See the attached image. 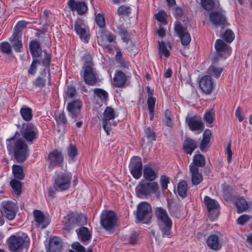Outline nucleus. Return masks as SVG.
Returning a JSON list of instances; mask_svg holds the SVG:
<instances>
[{
  "label": "nucleus",
  "instance_id": "obj_23",
  "mask_svg": "<svg viewBox=\"0 0 252 252\" xmlns=\"http://www.w3.org/2000/svg\"><path fill=\"white\" fill-rule=\"evenodd\" d=\"M67 4L72 11H76L79 15H83L87 11V6L84 2L69 0Z\"/></svg>",
  "mask_w": 252,
  "mask_h": 252
},
{
  "label": "nucleus",
  "instance_id": "obj_8",
  "mask_svg": "<svg viewBox=\"0 0 252 252\" xmlns=\"http://www.w3.org/2000/svg\"><path fill=\"white\" fill-rule=\"evenodd\" d=\"M20 132L23 137L29 144H32L38 135L37 127L32 123L23 124Z\"/></svg>",
  "mask_w": 252,
  "mask_h": 252
},
{
  "label": "nucleus",
  "instance_id": "obj_12",
  "mask_svg": "<svg viewBox=\"0 0 252 252\" xmlns=\"http://www.w3.org/2000/svg\"><path fill=\"white\" fill-rule=\"evenodd\" d=\"M117 221L115 214L113 211L102 212L100 218V224L104 229L110 230L113 228Z\"/></svg>",
  "mask_w": 252,
  "mask_h": 252
},
{
  "label": "nucleus",
  "instance_id": "obj_16",
  "mask_svg": "<svg viewBox=\"0 0 252 252\" xmlns=\"http://www.w3.org/2000/svg\"><path fill=\"white\" fill-rule=\"evenodd\" d=\"M84 69L83 78L85 82L90 86H95L99 81L97 76L96 70L94 67H86Z\"/></svg>",
  "mask_w": 252,
  "mask_h": 252
},
{
  "label": "nucleus",
  "instance_id": "obj_18",
  "mask_svg": "<svg viewBox=\"0 0 252 252\" xmlns=\"http://www.w3.org/2000/svg\"><path fill=\"white\" fill-rule=\"evenodd\" d=\"M81 102L79 100H73L67 105L69 116L74 119V121L81 116Z\"/></svg>",
  "mask_w": 252,
  "mask_h": 252
},
{
  "label": "nucleus",
  "instance_id": "obj_57",
  "mask_svg": "<svg viewBox=\"0 0 252 252\" xmlns=\"http://www.w3.org/2000/svg\"><path fill=\"white\" fill-rule=\"evenodd\" d=\"M28 22H26L25 21H21L18 22L14 28L13 32H19V35H21L22 29L25 27L28 24Z\"/></svg>",
  "mask_w": 252,
  "mask_h": 252
},
{
  "label": "nucleus",
  "instance_id": "obj_49",
  "mask_svg": "<svg viewBox=\"0 0 252 252\" xmlns=\"http://www.w3.org/2000/svg\"><path fill=\"white\" fill-rule=\"evenodd\" d=\"M43 76H39L38 77L36 80L33 81V84L37 87H43L46 83V79L45 76H46V73L45 72L44 76L43 74H42Z\"/></svg>",
  "mask_w": 252,
  "mask_h": 252
},
{
  "label": "nucleus",
  "instance_id": "obj_53",
  "mask_svg": "<svg viewBox=\"0 0 252 252\" xmlns=\"http://www.w3.org/2000/svg\"><path fill=\"white\" fill-rule=\"evenodd\" d=\"M0 50L6 54H10L12 51L11 46L7 42H3L0 44Z\"/></svg>",
  "mask_w": 252,
  "mask_h": 252
},
{
  "label": "nucleus",
  "instance_id": "obj_56",
  "mask_svg": "<svg viewBox=\"0 0 252 252\" xmlns=\"http://www.w3.org/2000/svg\"><path fill=\"white\" fill-rule=\"evenodd\" d=\"M85 63L83 65V68H86V67L89 66V67H94V64L93 63L92 57L90 54H85L83 57Z\"/></svg>",
  "mask_w": 252,
  "mask_h": 252
},
{
  "label": "nucleus",
  "instance_id": "obj_26",
  "mask_svg": "<svg viewBox=\"0 0 252 252\" xmlns=\"http://www.w3.org/2000/svg\"><path fill=\"white\" fill-rule=\"evenodd\" d=\"M189 172L191 174V182L193 185H197L202 182L203 177L197 167L190 164L189 165Z\"/></svg>",
  "mask_w": 252,
  "mask_h": 252
},
{
  "label": "nucleus",
  "instance_id": "obj_27",
  "mask_svg": "<svg viewBox=\"0 0 252 252\" xmlns=\"http://www.w3.org/2000/svg\"><path fill=\"white\" fill-rule=\"evenodd\" d=\"M30 50L32 58L39 57L42 54L40 43L37 39L32 40L30 43Z\"/></svg>",
  "mask_w": 252,
  "mask_h": 252
},
{
  "label": "nucleus",
  "instance_id": "obj_9",
  "mask_svg": "<svg viewBox=\"0 0 252 252\" xmlns=\"http://www.w3.org/2000/svg\"><path fill=\"white\" fill-rule=\"evenodd\" d=\"M18 210V206L13 201H4L0 204V211L1 214L9 220L15 219Z\"/></svg>",
  "mask_w": 252,
  "mask_h": 252
},
{
  "label": "nucleus",
  "instance_id": "obj_28",
  "mask_svg": "<svg viewBox=\"0 0 252 252\" xmlns=\"http://www.w3.org/2000/svg\"><path fill=\"white\" fill-rule=\"evenodd\" d=\"M21 35H19V32H13V34L9 38L11 42H13V47L14 50L17 52H21V49L23 47V44L21 40Z\"/></svg>",
  "mask_w": 252,
  "mask_h": 252
},
{
  "label": "nucleus",
  "instance_id": "obj_5",
  "mask_svg": "<svg viewBox=\"0 0 252 252\" xmlns=\"http://www.w3.org/2000/svg\"><path fill=\"white\" fill-rule=\"evenodd\" d=\"M117 116L114 110L110 107H107L103 112L102 124L103 128L107 135H109L111 126H117V122L114 121V119Z\"/></svg>",
  "mask_w": 252,
  "mask_h": 252
},
{
  "label": "nucleus",
  "instance_id": "obj_34",
  "mask_svg": "<svg viewBox=\"0 0 252 252\" xmlns=\"http://www.w3.org/2000/svg\"><path fill=\"white\" fill-rule=\"evenodd\" d=\"M76 232L78 235L79 239L83 242L89 240L91 238V233L87 227H81V228L76 229Z\"/></svg>",
  "mask_w": 252,
  "mask_h": 252
},
{
  "label": "nucleus",
  "instance_id": "obj_36",
  "mask_svg": "<svg viewBox=\"0 0 252 252\" xmlns=\"http://www.w3.org/2000/svg\"><path fill=\"white\" fill-rule=\"evenodd\" d=\"M33 216L37 223V226L42 229L45 228L46 226L43 224L44 220L43 213L41 211L36 210L33 211Z\"/></svg>",
  "mask_w": 252,
  "mask_h": 252
},
{
  "label": "nucleus",
  "instance_id": "obj_35",
  "mask_svg": "<svg viewBox=\"0 0 252 252\" xmlns=\"http://www.w3.org/2000/svg\"><path fill=\"white\" fill-rule=\"evenodd\" d=\"M235 205L238 213L245 211L250 205L249 203L243 197L238 198L235 202Z\"/></svg>",
  "mask_w": 252,
  "mask_h": 252
},
{
  "label": "nucleus",
  "instance_id": "obj_33",
  "mask_svg": "<svg viewBox=\"0 0 252 252\" xmlns=\"http://www.w3.org/2000/svg\"><path fill=\"white\" fill-rule=\"evenodd\" d=\"M158 52L160 56L164 55L166 58H168L170 56V50L171 49V46L169 42L165 43L164 42H158Z\"/></svg>",
  "mask_w": 252,
  "mask_h": 252
},
{
  "label": "nucleus",
  "instance_id": "obj_19",
  "mask_svg": "<svg viewBox=\"0 0 252 252\" xmlns=\"http://www.w3.org/2000/svg\"><path fill=\"white\" fill-rule=\"evenodd\" d=\"M204 201L211 217L213 219L217 218L219 214V204L218 202L208 196L204 197Z\"/></svg>",
  "mask_w": 252,
  "mask_h": 252
},
{
  "label": "nucleus",
  "instance_id": "obj_7",
  "mask_svg": "<svg viewBox=\"0 0 252 252\" xmlns=\"http://www.w3.org/2000/svg\"><path fill=\"white\" fill-rule=\"evenodd\" d=\"M158 189L156 182H140L135 188L136 196L140 198H146L151 192H156Z\"/></svg>",
  "mask_w": 252,
  "mask_h": 252
},
{
  "label": "nucleus",
  "instance_id": "obj_30",
  "mask_svg": "<svg viewBox=\"0 0 252 252\" xmlns=\"http://www.w3.org/2000/svg\"><path fill=\"white\" fill-rule=\"evenodd\" d=\"M197 142L190 138H186L183 143V148L185 152L187 154L191 155L193 151L197 148Z\"/></svg>",
  "mask_w": 252,
  "mask_h": 252
},
{
  "label": "nucleus",
  "instance_id": "obj_15",
  "mask_svg": "<svg viewBox=\"0 0 252 252\" xmlns=\"http://www.w3.org/2000/svg\"><path fill=\"white\" fill-rule=\"evenodd\" d=\"M129 170L132 176L136 179L142 176V163L141 158L138 157H133L129 165Z\"/></svg>",
  "mask_w": 252,
  "mask_h": 252
},
{
  "label": "nucleus",
  "instance_id": "obj_59",
  "mask_svg": "<svg viewBox=\"0 0 252 252\" xmlns=\"http://www.w3.org/2000/svg\"><path fill=\"white\" fill-rule=\"evenodd\" d=\"M144 131L148 139L151 140H155V133L149 127H145Z\"/></svg>",
  "mask_w": 252,
  "mask_h": 252
},
{
  "label": "nucleus",
  "instance_id": "obj_52",
  "mask_svg": "<svg viewBox=\"0 0 252 252\" xmlns=\"http://www.w3.org/2000/svg\"><path fill=\"white\" fill-rule=\"evenodd\" d=\"M119 29L120 30L119 33L123 41L128 43L130 37V33L126 29L120 28Z\"/></svg>",
  "mask_w": 252,
  "mask_h": 252
},
{
  "label": "nucleus",
  "instance_id": "obj_62",
  "mask_svg": "<svg viewBox=\"0 0 252 252\" xmlns=\"http://www.w3.org/2000/svg\"><path fill=\"white\" fill-rule=\"evenodd\" d=\"M127 46L126 47L127 50L132 55H135L137 53V49L136 48L135 45L130 41L127 43Z\"/></svg>",
  "mask_w": 252,
  "mask_h": 252
},
{
  "label": "nucleus",
  "instance_id": "obj_42",
  "mask_svg": "<svg viewBox=\"0 0 252 252\" xmlns=\"http://www.w3.org/2000/svg\"><path fill=\"white\" fill-rule=\"evenodd\" d=\"M69 162L74 161V158L78 154L77 150L74 145H70L67 149Z\"/></svg>",
  "mask_w": 252,
  "mask_h": 252
},
{
  "label": "nucleus",
  "instance_id": "obj_46",
  "mask_svg": "<svg viewBox=\"0 0 252 252\" xmlns=\"http://www.w3.org/2000/svg\"><path fill=\"white\" fill-rule=\"evenodd\" d=\"M116 60L121 66L125 68H128L129 66V63L125 60L123 58L122 54L120 51L117 52L116 55L115 56Z\"/></svg>",
  "mask_w": 252,
  "mask_h": 252
},
{
  "label": "nucleus",
  "instance_id": "obj_39",
  "mask_svg": "<svg viewBox=\"0 0 252 252\" xmlns=\"http://www.w3.org/2000/svg\"><path fill=\"white\" fill-rule=\"evenodd\" d=\"M12 173L15 178L23 180L24 178V173L23 167L18 165H13L12 167Z\"/></svg>",
  "mask_w": 252,
  "mask_h": 252
},
{
  "label": "nucleus",
  "instance_id": "obj_38",
  "mask_svg": "<svg viewBox=\"0 0 252 252\" xmlns=\"http://www.w3.org/2000/svg\"><path fill=\"white\" fill-rule=\"evenodd\" d=\"M20 114L26 121H30L32 119V110L27 106H24L21 108Z\"/></svg>",
  "mask_w": 252,
  "mask_h": 252
},
{
  "label": "nucleus",
  "instance_id": "obj_21",
  "mask_svg": "<svg viewBox=\"0 0 252 252\" xmlns=\"http://www.w3.org/2000/svg\"><path fill=\"white\" fill-rule=\"evenodd\" d=\"M93 101L95 103L101 106L107 102L108 97L107 92L102 89L95 88L93 90Z\"/></svg>",
  "mask_w": 252,
  "mask_h": 252
},
{
  "label": "nucleus",
  "instance_id": "obj_10",
  "mask_svg": "<svg viewBox=\"0 0 252 252\" xmlns=\"http://www.w3.org/2000/svg\"><path fill=\"white\" fill-rule=\"evenodd\" d=\"M86 222V218L83 215L68 216L63 221V229L70 230L77 226L84 224Z\"/></svg>",
  "mask_w": 252,
  "mask_h": 252
},
{
  "label": "nucleus",
  "instance_id": "obj_40",
  "mask_svg": "<svg viewBox=\"0 0 252 252\" xmlns=\"http://www.w3.org/2000/svg\"><path fill=\"white\" fill-rule=\"evenodd\" d=\"M178 193L182 198H185L187 195L188 185L185 181H180L178 185Z\"/></svg>",
  "mask_w": 252,
  "mask_h": 252
},
{
  "label": "nucleus",
  "instance_id": "obj_22",
  "mask_svg": "<svg viewBox=\"0 0 252 252\" xmlns=\"http://www.w3.org/2000/svg\"><path fill=\"white\" fill-rule=\"evenodd\" d=\"M210 20L215 25L226 26V18L223 13L221 12L214 11L210 14Z\"/></svg>",
  "mask_w": 252,
  "mask_h": 252
},
{
  "label": "nucleus",
  "instance_id": "obj_58",
  "mask_svg": "<svg viewBox=\"0 0 252 252\" xmlns=\"http://www.w3.org/2000/svg\"><path fill=\"white\" fill-rule=\"evenodd\" d=\"M138 233L137 232H133L128 237L127 240L130 244H135L137 243Z\"/></svg>",
  "mask_w": 252,
  "mask_h": 252
},
{
  "label": "nucleus",
  "instance_id": "obj_13",
  "mask_svg": "<svg viewBox=\"0 0 252 252\" xmlns=\"http://www.w3.org/2000/svg\"><path fill=\"white\" fill-rule=\"evenodd\" d=\"M186 123L191 130L198 131V133H200L204 128L201 118L196 115L189 116L188 114L186 118Z\"/></svg>",
  "mask_w": 252,
  "mask_h": 252
},
{
  "label": "nucleus",
  "instance_id": "obj_1",
  "mask_svg": "<svg viewBox=\"0 0 252 252\" xmlns=\"http://www.w3.org/2000/svg\"><path fill=\"white\" fill-rule=\"evenodd\" d=\"M6 144L8 151L13 153L14 158L18 162H23L28 158V146L24 140L12 138L7 140Z\"/></svg>",
  "mask_w": 252,
  "mask_h": 252
},
{
  "label": "nucleus",
  "instance_id": "obj_45",
  "mask_svg": "<svg viewBox=\"0 0 252 252\" xmlns=\"http://www.w3.org/2000/svg\"><path fill=\"white\" fill-rule=\"evenodd\" d=\"M171 112L167 109L165 110L162 118L163 124L169 127H172L173 125V121L171 119Z\"/></svg>",
  "mask_w": 252,
  "mask_h": 252
},
{
  "label": "nucleus",
  "instance_id": "obj_44",
  "mask_svg": "<svg viewBox=\"0 0 252 252\" xmlns=\"http://www.w3.org/2000/svg\"><path fill=\"white\" fill-rule=\"evenodd\" d=\"M215 47L217 52L219 53L221 51H227L229 48V46L222 40L217 39L215 42Z\"/></svg>",
  "mask_w": 252,
  "mask_h": 252
},
{
  "label": "nucleus",
  "instance_id": "obj_3",
  "mask_svg": "<svg viewBox=\"0 0 252 252\" xmlns=\"http://www.w3.org/2000/svg\"><path fill=\"white\" fill-rule=\"evenodd\" d=\"M155 215L158 220V225L162 237H170L172 222L166 211L161 207L156 208Z\"/></svg>",
  "mask_w": 252,
  "mask_h": 252
},
{
  "label": "nucleus",
  "instance_id": "obj_60",
  "mask_svg": "<svg viewBox=\"0 0 252 252\" xmlns=\"http://www.w3.org/2000/svg\"><path fill=\"white\" fill-rule=\"evenodd\" d=\"M95 22L97 25L101 28L105 26V20L103 15L101 14H97L95 17Z\"/></svg>",
  "mask_w": 252,
  "mask_h": 252
},
{
  "label": "nucleus",
  "instance_id": "obj_51",
  "mask_svg": "<svg viewBox=\"0 0 252 252\" xmlns=\"http://www.w3.org/2000/svg\"><path fill=\"white\" fill-rule=\"evenodd\" d=\"M131 9L130 7L121 5L118 8L117 12L119 15L128 16L131 13Z\"/></svg>",
  "mask_w": 252,
  "mask_h": 252
},
{
  "label": "nucleus",
  "instance_id": "obj_63",
  "mask_svg": "<svg viewBox=\"0 0 252 252\" xmlns=\"http://www.w3.org/2000/svg\"><path fill=\"white\" fill-rule=\"evenodd\" d=\"M160 185L163 190L167 188L169 183V178L166 176H161L160 180Z\"/></svg>",
  "mask_w": 252,
  "mask_h": 252
},
{
  "label": "nucleus",
  "instance_id": "obj_20",
  "mask_svg": "<svg viewBox=\"0 0 252 252\" xmlns=\"http://www.w3.org/2000/svg\"><path fill=\"white\" fill-rule=\"evenodd\" d=\"M199 84L201 90L206 94H210L214 88L212 77L210 75H205L202 77Z\"/></svg>",
  "mask_w": 252,
  "mask_h": 252
},
{
  "label": "nucleus",
  "instance_id": "obj_61",
  "mask_svg": "<svg viewBox=\"0 0 252 252\" xmlns=\"http://www.w3.org/2000/svg\"><path fill=\"white\" fill-rule=\"evenodd\" d=\"M231 189L229 187H225L223 189V196L224 199L226 201H229L231 199L232 193Z\"/></svg>",
  "mask_w": 252,
  "mask_h": 252
},
{
  "label": "nucleus",
  "instance_id": "obj_24",
  "mask_svg": "<svg viewBox=\"0 0 252 252\" xmlns=\"http://www.w3.org/2000/svg\"><path fill=\"white\" fill-rule=\"evenodd\" d=\"M223 68L219 65L218 62L216 58H214L213 60L212 64L210 66L207 70L208 75L211 77H214L216 78H219L222 71Z\"/></svg>",
  "mask_w": 252,
  "mask_h": 252
},
{
  "label": "nucleus",
  "instance_id": "obj_6",
  "mask_svg": "<svg viewBox=\"0 0 252 252\" xmlns=\"http://www.w3.org/2000/svg\"><path fill=\"white\" fill-rule=\"evenodd\" d=\"M152 207L147 202H142L137 207L136 218L138 222L148 223L152 218Z\"/></svg>",
  "mask_w": 252,
  "mask_h": 252
},
{
  "label": "nucleus",
  "instance_id": "obj_29",
  "mask_svg": "<svg viewBox=\"0 0 252 252\" xmlns=\"http://www.w3.org/2000/svg\"><path fill=\"white\" fill-rule=\"evenodd\" d=\"M158 173V169H153L148 165L145 166L143 170L144 177L148 181H153L155 180L157 177Z\"/></svg>",
  "mask_w": 252,
  "mask_h": 252
},
{
  "label": "nucleus",
  "instance_id": "obj_32",
  "mask_svg": "<svg viewBox=\"0 0 252 252\" xmlns=\"http://www.w3.org/2000/svg\"><path fill=\"white\" fill-rule=\"evenodd\" d=\"M113 80L115 86L122 87L126 81V77L124 73L120 70L116 72Z\"/></svg>",
  "mask_w": 252,
  "mask_h": 252
},
{
  "label": "nucleus",
  "instance_id": "obj_43",
  "mask_svg": "<svg viewBox=\"0 0 252 252\" xmlns=\"http://www.w3.org/2000/svg\"><path fill=\"white\" fill-rule=\"evenodd\" d=\"M10 185L13 192L16 195H19L21 192L22 184L21 182L16 179H12Z\"/></svg>",
  "mask_w": 252,
  "mask_h": 252
},
{
  "label": "nucleus",
  "instance_id": "obj_4",
  "mask_svg": "<svg viewBox=\"0 0 252 252\" xmlns=\"http://www.w3.org/2000/svg\"><path fill=\"white\" fill-rule=\"evenodd\" d=\"M72 176L70 173L56 172L53 177V187L57 191H64L69 189L71 185Z\"/></svg>",
  "mask_w": 252,
  "mask_h": 252
},
{
  "label": "nucleus",
  "instance_id": "obj_55",
  "mask_svg": "<svg viewBox=\"0 0 252 252\" xmlns=\"http://www.w3.org/2000/svg\"><path fill=\"white\" fill-rule=\"evenodd\" d=\"M40 63V61L37 59L33 60L32 64L30 65V68L28 70V73L30 75H34L36 70L37 66L36 65L38 63Z\"/></svg>",
  "mask_w": 252,
  "mask_h": 252
},
{
  "label": "nucleus",
  "instance_id": "obj_54",
  "mask_svg": "<svg viewBox=\"0 0 252 252\" xmlns=\"http://www.w3.org/2000/svg\"><path fill=\"white\" fill-rule=\"evenodd\" d=\"M214 110L212 109L205 113L204 119L207 123L211 124H212L214 121Z\"/></svg>",
  "mask_w": 252,
  "mask_h": 252
},
{
  "label": "nucleus",
  "instance_id": "obj_31",
  "mask_svg": "<svg viewBox=\"0 0 252 252\" xmlns=\"http://www.w3.org/2000/svg\"><path fill=\"white\" fill-rule=\"evenodd\" d=\"M62 249V241L58 237H53L50 240L49 252H60Z\"/></svg>",
  "mask_w": 252,
  "mask_h": 252
},
{
  "label": "nucleus",
  "instance_id": "obj_25",
  "mask_svg": "<svg viewBox=\"0 0 252 252\" xmlns=\"http://www.w3.org/2000/svg\"><path fill=\"white\" fill-rule=\"evenodd\" d=\"M221 234L219 232L210 235L206 240L207 245L212 250H219L221 248V245L219 241V238Z\"/></svg>",
  "mask_w": 252,
  "mask_h": 252
},
{
  "label": "nucleus",
  "instance_id": "obj_41",
  "mask_svg": "<svg viewBox=\"0 0 252 252\" xmlns=\"http://www.w3.org/2000/svg\"><path fill=\"white\" fill-rule=\"evenodd\" d=\"M205 159L204 157L201 154H197L194 156L193 162L190 164L198 167H203L205 165Z\"/></svg>",
  "mask_w": 252,
  "mask_h": 252
},
{
  "label": "nucleus",
  "instance_id": "obj_48",
  "mask_svg": "<svg viewBox=\"0 0 252 252\" xmlns=\"http://www.w3.org/2000/svg\"><path fill=\"white\" fill-rule=\"evenodd\" d=\"M234 34L231 30H227L223 34L222 38L227 42L230 43L234 39Z\"/></svg>",
  "mask_w": 252,
  "mask_h": 252
},
{
  "label": "nucleus",
  "instance_id": "obj_37",
  "mask_svg": "<svg viewBox=\"0 0 252 252\" xmlns=\"http://www.w3.org/2000/svg\"><path fill=\"white\" fill-rule=\"evenodd\" d=\"M211 136V131L209 129H206L204 131L203 134V138L200 144V149L202 151H204L210 142Z\"/></svg>",
  "mask_w": 252,
  "mask_h": 252
},
{
  "label": "nucleus",
  "instance_id": "obj_17",
  "mask_svg": "<svg viewBox=\"0 0 252 252\" xmlns=\"http://www.w3.org/2000/svg\"><path fill=\"white\" fill-rule=\"evenodd\" d=\"M174 30L180 37L182 44L184 46L189 44L191 40V37L187 28L184 27L179 22H176Z\"/></svg>",
  "mask_w": 252,
  "mask_h": 252
},
{
  "label": "nucleus",
  "instance_id": "obj_64",
  "mask_svg": "<svg viewBox=\"0 0 252 252\" xmlns=\"http://www.w3.org/2000/svg\"><path fill=\"white\" fill-rule=\"evenodd\" d=\"M71 246L72 248L77 251V252H86L85 248L78 242H74L72 243Z\"/></svg>",
  "mask_w": 252,
  "mask_h": 252
},
{
  "label": "nucleus",
  "instance_id": "obj_11",
  "mask_svg": "<svg viewBox=\"0 0 252 252\" xmlns=\"http://www.w3.org/2000/svg\"><path fill=\"white\" fill-rule=\"evenodd\" d=\"M74 30L80 38L85 43H88L90 39L89 27L81 19H77L74 23Z\"/></svg>",
  "mask_w": 252,
  "mask_h": 252
},
{
  "label": "nucleus",
  "instance_id": "obj_47",
  "mask_svg": "<svg viewBox=\"0 0 252 252\" xmlns=\"http://www.w3.org/2000/svg\"><path fill=\"white\" fill-rule=\"evenodd\" d=\"M166 13L164 11L160 10L156 14V18L162 25H165L167 24L166 20Z\"/></svg>",
  "mask_w": 252,
  "mask_h": 252
},
{
  "label": "nucleus",
  "instance_id": "obj_2",
  "mask_svg": "<svg viewBox=\"0 0 252 252\" xmlns=\"http://www.w3.org/2000/svg\"><path fill=\"white\" fill-rule=\"evenodd\" d=\"M11 252H27L30 245V238L25 234L11 235L7 240Z\"/></svg>",
  "mask_w": 252,
  "mask_h": 252
},
{
  "label": "nucleus",
  "instance_id": "obj_14",
  "mask_svg": "<svg viewBox=\"0 0 252 252\" xmlns=\"http://www.w3.org/2000/svg\"><path fill=\"white\" fill-rule=\"evenodd\" d=\"M48 163V167L53 169L57 166H60L63 161V157L62 153L57 150H54L50 153L46 158Z\"/></svg>",
  "mask_w": 252,
  "mask_h": 252
},
{
  "label": "nucleus",
  "instance_id": "obj_50",
  "mask_svg": "<svg viewBox=\"0 0 252 252\" xmlns=\"http://www.w3.org/2000/svg\"><path fill=\"white\" fill-rule=\"evenodd\" d=\"M201 4L202 7L206 10H212L215 5L213 0H201Z\"/></svg>",
  "mask_w": 252,
  "mask_h": 252
}]
</instances>
